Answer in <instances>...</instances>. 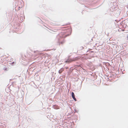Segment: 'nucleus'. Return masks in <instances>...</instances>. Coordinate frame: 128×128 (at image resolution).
Instances as JSON below:
<instances>
[{
  "instance_id": "9",
  "label": "nucleus",
  "mask_w": 128,
  "mask_h": 128,
  "mask_svg": "<svg viewBox=\"0 0 128 128\" xmlns=\"http://www.w3.org/2000/svg\"><path fill=\"white\" fill-rule=\"evenodd\" d=\"M11 64L12 65H14V64H15V63L14 62H12L11 63Z\"/></svg>"
},
{
  "instance_id": "2",
  "label": "nucleus",
  "mask_w": 128,
  "mask_h": 128,
  "mask_svg": "<svg viewBox=\"0 0 128 128\" xmlns=\"http://www.w3.org/2000/svg\"><path fill=\"white\" fill-rule=\"evenodd\" d=\"M80 58L79 57L74 58L72 59H68L65 62L66 63H69L72 61H74L76 60H78Z\"/></svg>"
},
{
  "instance_id": "6",
  "label": "nucleus",
  "mask_w": 128,
  "mask_h": 128,
  "mask_svg": "<svg viewBox=\"0 0 128 128\" xmlns=\"http://www.w3.org/2000/svg\"><path fill=\"white\" fill-rule=\"evenodd\" d=\"M69 70H70L72 72L73 71H74V68H73L72 67H71L70 69Z\"/></svg>"
},
{
  "instance_id": "14",
  "label": "nucleus",
  "mask_w": 128,
  "mask_h": 128,
  "mask_svg": "<svg viewBox=\"0 0 128 128\" xmlns=\"http://www.w3.org/2000/svg\"><path fill=\"white\" fill-rule=\"evenodd\" d=\"M41 102H42V105L43 104V103L41 101Z\"/></svg>"
},
{
  "instance_id": "3",
  "label": "nucleus",
  "mask_w": 128,
  "mask_h": 128,
  "mask_svg": "<svg viewBox=\"0 0 128 128\" xmlns=\"http://www.w3.org/2000/svg\"><path fill=\"white\" fill-rule=\"evenodd\" d=\"M71 95L72 97V98L75 101H76L77 100L76 98L74 92H72L71 93Z\"/></svg>"
},
{
  "instance_id": "7",
  "label": "nucleus",
  "mask_w": 128,
  "mask_h": 128,
  "mask_svg": "<svg viewBox=\"0 0 128 128\" xmlns=\"http://www.w3.org/2000/svg\"><path fill=\"white\" fill-rule=\"evenodd\" d=\"M72 72L70 70H69L68 72V75H70Z\"/></svg>"
},
{
  "instance_id": "12",
  "label": "nucleus",
  "mask_w": 128,
  "mask_h": 128,
  "mask_svg": "<svg viewBox=\"0 0 128 128\" xmlns=\"http://www.w3.org/2000/svg\"><path fill=\"white\" fill-rule=\"evenodd\" d=\"M127 38H128V36H127Z\"/></svg>"
},
{
  "instance_id": "13",
  "label": "nucleus",
  "mask_w": 128,
  "mask_h": 128,
  "mask_svg": "<svg viewBox=\"0 0 128 128\" xmlns=\"http://www.w3.org/2000/svg\"><path fill=\"white\" fill-rule=\"evenodd\" d=\"M82 47V49L83 48Z\"/></svg>"
},
{
  "instance_id": "15",
  "label": "nucleus",
  "mask_w": 128,
  "mask_h": 128,
  "mask_svg": "<svg viewBox=\"0 0 128 128\" xmlns=\"http://www.w3.org/2000/svg\"><path fill=\"white\" fill-rule=\"evenodd\" d=\"M68 68V67H67V68Z\"/></svg>"
},
{
  "instance_id": "4",
  "label": "nucleus",
  "mask_w": 128,
  "mask_h": 128,
  "mask_svg": "<svg viewBox=\"0 0 128 128\" xmlns=\"http://www.w3.org/2000/svg\"><path fill=\"white\" fill-rule=\"evenodd\" d=\"M64 71V68H62L58 71V72L60 74H61V73Z\"/></svg>"
},
{
  "instance_id": "10",
  "label": "nucleus",
  "mask_w": 128,
  "mask_h": 128,
  "mask_svg": "<svg viewBox=\"0 0 128 128\" xmlns=\"http://www.w3.org/2000/svg\"><path fill=\"white\" fill-rule=\"evenodd\" d=\"M74 71L77 72V71H78V70L74 68Z\"/></svg>"
},
{
  "instance_id": "1",
  "label": "nucleus",
  "mask_w": 128,
  "mask_h": 128,
  "mask_svg": "<svg viewBox=\"0 0 128 128\" xmlns=\"http://www.w3.org/2000/svg\"><path fill=\"white\" fill-rule=\"evenodd\" d=\"M57 38L58 39V42L60 44H63L64 42V38L63 36H60V35H58L57 36Z\"/></svg>"
},
{
  "instance_id": "8",
  "label": "nucleus",
  "mask_w": 128,
  "mask_h": 128,
  "mask_svg": "<svg viewBox=\"0 0 128 128\" xmlns=\"http://www.w3.org/2000/svg\"><path fill=\"white\" fill-rule=\"evenodd\" d=\"M76 66L77 67H78L80 66V65H77Z\"/></svg>"
},
{
  "instance_id": "11",
  "label": "nucleus",
  "mask_w": 128,
  "mask_h": 128,
  "mask_svg": "<svg viewBox=\"0 0 128 128\" xmlns=\"http://www.w3.org/2000/svg\"><path fill=\"white\" fill-rule=\"evenodd\" d=\"M4 70H7V68H5L4 69Z\"/></svg>"
},
{
  "instance_id": "5",
  "label": "nucleus",
  "mask_w": 128,
  "mask_h": 128,
  "mask_svg": "<svg viewBox=\"0 0 128 128\" xmlns=\"http://www.w3.org/2000/svg\"><path fill=\"white\" fill-rule=\"evenodd\" d=\"M53 108L55 109H57L59 108V106L57 105H54L53 106Z\"/></svg>"
}]
</instances>
